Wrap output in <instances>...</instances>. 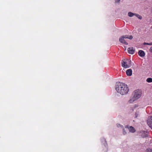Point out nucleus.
<instances>
[{
	"instance_id": "9b49d317",
	"label": "nucleus",
	"mask_w": 152,
	"mask_h": 152,
	"mask_svg": "<svg viewBox=\"0 0 152 152\" xmlns=\"http://www.w3.org/2000/svg\"><path fill=\"white\" fill-rule=\"evenodd\" d=\"M136 99L135 98H134V97H133V98H132L130 100H129V102L130 103H132Z\"/></svg>"
},
{
	"instance_id": "dca6fc26",
	"label": "nucleus",
	"mask_w": 152,
	"mask_h": 152,
	"mask_svg": "<svg viewBox=\"0 0 152 152\" xmlns=\"http://www.w3.org/2000/svg\"><path fill=\"white\" fill-rule=\"evenodd\" d=\"M150 50L151 52H152V47L150 48Z\"/></svg>"
},
{
	"instance_id": "f8f14e48",
	"label": "nucleus",
	"mask_w": 152,
	"mask_h": 152,
	"mask_svg": "<svg viewBox=\"0 0 152 152\" xmlns=\"http://www.w3.org/2000/svg\"><path fill=\"white\" fill-rule=\"evenodd\" d=\"M146 81L148 83L152 82V78H148L146 79Z\"/></svg>"
},
{
	"instance_id": "39448f33",
	"label": "nucleus",
	"mask_w": 152,
	"mask_h": 152,
	"mask_svg": "<svg viewBox=\"0 0 152 152\" xmlns=\"http://www.w3.org/2000/svg\"><path fill=\"white\" fill-rule=\"evenodd\" d=\"M119 41L121 43H123L126 45H128V43L126 42L125 40L124 39V38L123 37H121L119 39Z\"/></svg>"
},
{
	"instance_id": "0eeeda50",
	"label": "nucleus",
	"mask_w": 152,
	"mask_h": 152,
	"mask_svg": "<svg viewBox=\"0 0 152 152\" xmlns=\"http://www.w3.org/2000/svg\"><path fill=\"white\" fill-rule=\"evenodd\" d=\"M126 74L128 76H131L132 75V71L131 69H127L126 72Z\"/></svg>"
},
{
	"instance_id": "20e7f679",
	"label": "nucleus",
	"mask_w": 152,
	"mask_h": 152,
	"mask_svg": "<svg viewBox=\"0 0 152 152\" xmlns=\"http://www.w3.org/2000/svg\"><path fill=\"white\" fill-rule=\"evenodd\" d=\"M135 50L133 47H130L128 48V53L131 54H133L134 53Z\"/></svg>"
},
{
	"instance_id": "4468645a",
	"label": "nucleus",
	"mask_w": 152,
	"mask_h": 152,
	"mask_svg": "<svg viewBox=\"0 0 152 152\" xmlns=\"http://www.w3.org/2000/svg\"><path fill=\"white\" fill-rule=\"evenodd\" d=\"M144 45H152V42L150 43H146V42H144L143 43Z\"/></svg>"
},
{
	"instance_id": "f03ea898",
	"label": "nucleus",
	"mask_w": 152,
	"mask_h": 152,
	"mask_svg": "<svg viewBox=\"0 0 152 152\" xmlns=\"http://www.w3.org/2000/svg\"><path fill=\"white\" fill-rule=\"evenodd\" d=\"M121 65L123 67L126 68L130 67L131 65V61L129 60L126 59L122 61Z\"/></svg>"
},
{
	"instance_id": "2eb2a0df",
	"label": "nucleus",
	"mask_w": 152,
	"mask_h": 152,
	"mask_svg": "<svg viewBox=\"0 0 152 152\" xmlns=\"http://www.w3.org/2000/svg\"><path fill=\"white\" fill-rule=\"evenodd\" d=\"M121 0H115V3H118Z\"/></svg>"
},
{
	"instance_id": "f257e3e1",
	"label": "nucleus",
	"mask_w": 152,
	"mask_h": 152,
	"mask_svg": "<svg viewBox=\"0 0 152 152\" xmlns=\"http://www.w3.org/2000/svg\"><path fill=\"white\" fill-rule=\"evenodd\" d=\"M115 89L118 93L121 95L127 94L129 91V88L127 85L123 83H119L116 85Z\"/></svg>"
},
{
	"instance_id": "6e6552de",
	"label": "nucleus",
	"mask_w": 152,
	"mask_h": 152,
	"mask_svg": "<svg viewBox=\"0 0 152 152\" xmlns=\"http://www.w3.org/2000/svg\"><path fill=\"white\" fill-rule=\"evenodd\" d=\"M122 37H123L124 38V39L125 38V39H126V38H128L129 39H132L133 38V37L131 35V36H129L128 35H126L123 36Z\"/></svg>"
},
{
	"instance_id": "f3484780",
	"label": "nucleus",
	"mask_w": 152,
	"mask_h": 152,
	"mask_svg": "<svg viewBox=\"0 0 152 152\" xmlns=\"http://www.w3.org/2000/svg\"><path fill=\"white\" fill-rule=\"evenodd\" d=\"M126 132H125V131H124V130H123V134H126Z\"/></svg>"
},
{
	"instance_id": "423d86ee",
	"label": "nucleus",
	"mask_w": 152,
	"mask_h": 152,
	"mask_svg": "<svg viewBox=\"0 0 152 152\" xmlns=\"http://www.w3.org/2000/svg\"><path fill=\"white\" fill-rule=\"evenodd\" d=\"M138 54L140 57H143L145 56V53L144 51L142 50H140L138 51Z\"/></svg>"
},
{
	"instance_id": "ddd939ff",
	"label": "nucleus",
	"mask_w": 152,
	"mask_h": 152,
	"mask_svg": "<svg viewBox=\"0 0 152 152\" xmlns=\"http://www.w3.org/2000/svg\"><path fill=\"white\" fill-rule=\"evenodd\" d=\"M134 15L136 16L139 19H142V17L138 14L135 13Z\"/></svg>"
},
{
	"instance_id": "7ed1b4c3",
	"label": "nucleus",
	"mask_w": 152,
	"mask_h": 152,
	"mask_svg": "<svg viewBox=\"0 0 152 152\" xmlns=\"http://www.w3.org/2000/svg\"><path fill=\"white\" fill-rule=\"evenodd\" d=\"M141 91L140 90H135L134 93V97L136 99H137L140 97L141 95Z\"/></svg>"
},
{
	"instance_id": "9d476101",
	"label": "nucleus",
	"mask_w": 152,
	"mask_h": 152,
	"mask_svg": "<svg viewBox=\"0 0 152 152\" xmlns=\"http://www.w3.org/2000/svg\"><path fill=\"white\" fill-rule=\"evenodd\" d=\"M135 13H133L132 12H129L128 13V15L130 17H132L133 15H134Z\"/></svg>"
},
{
	"instance_id": "1a4fd4ad",
	"label": "nucleus",
	"mask_w": 152,
	"mask_h": 152,
	"mask_svg": "<svg viewBox=\"0 0 152 152\" xmlns=\"http://www.w3.org/2000/svg\"><path fill=\"white\" fill-rule=\"evenodd\" d=\"M129 129L130 132L133 133L135 131V130L134 128L132 126H130Z\"/></svg>"
},
{
	"instance_id": "a211bd4d",
	"label": "nucleus",
	"mask_w": 152,
	"mask_h": 152,
	"mask_svg": "<svg viewBox=\"0 0 152 152\" xmlns=\"http://www.w3.org/2000/svg\"><path fill=\"white\" fill-rule=\"evenodd\" d=\"M137 115H136V118H137Z\"/></svg>"
}]
</instances>
